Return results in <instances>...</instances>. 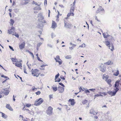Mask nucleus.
Instances as JSON below:
<instances>
[{"label": "nucleus", "instance_id": "obj_18", "mask_svg": "<svg viewBox=\"0 0 121 121\" xmlns=\"http://www.w3.org/2000/svg\"><path fill=\"white\" fill-rule=\"evenodd\" d=\"M108 75H106L105 74H104L103 77V78L104 79H105V81H106L108 78Z\"/></svg>", "mask_w": 121, "mask_h": 121}, {"label": "nucleus", "instance_id": "obj_13", "mask_svg": "<svg viewBox=\"0 0 121 121\" xmlns=\"http://www.w3.org/2000/svg\"><path fill=\"white\" fill-rule=\"evenodd\" d=\"M6 107L10 111H13V109L10 106V104H7L6 105Z\"/></svg>", "mask_w": 121, "mask_h": 121}, {"label": "nucleus", "instance_id": "obj_16", "mask_svg": "<svg viewBox=\"0 0 121 121\" xmlns=\"http://www.w3.org/2000/svg\"><path fill=\"white\" fill-rule=\"evenodd\" d=\"M104 64L106 65H109L113 64V62L109 60L108 62L104 63Z\"/></svg>", "mask_w": 121, "mask_h": 121}, {"label": "nucleus", "instance_id": "obj_20", "mask_svg": "<svg viewBox=\"0 0 121 121\" xmlns=\"http://www.w3.org/2000/svg\"><path fill=\"white\" fill-rule=\"evenodd\" d=\"M38 17H40L41 18V20H43V17L41 13H39Z\"/></svg>", "mask_w": 121, "mask_h": 121}, {"label": "nucleus", "instance_id": "obj_40", "mask_svg": "<svg viewBox=\"0 0 121 121\" xmlns=\"http://www.w3.org/2000/svg\"><path fill=\"white\" fill-rule=\"evenodd\" d=\"M79 89H80H80L82 91H84V90L85 89V88H82L81 87H80L79 88Z\"/></svg>", "mask_w": 121, "mask_h": 121}, {"label": "nucleus", "instance_id": "obj_32", "mask_svg": "<svg viewBox=\"0 0 121 121\" xmlns=\"http://www.w3.org/2000/svg\"><path fill=\"white\" fill-rule=\"evenodd\" d=\"M110 42L109 41H106V44L107 46H109L110 45Z\"/></svg>", "mask_w": 121, "mask_h": 121}, {"label": "nucleus", "instance_id": "obj_7", "mask_svg": "<svg viewBox=\"0 0 121 121\" xmlns=\"http://www.w3.org/2000/svg\"><path fill=\"white\" fill-rule=\"evenodd\" d=\"M25 43L24 42L22 43L19 45V48L20 49H22L23 48L25 47Z\"/></svg>", "mask_w": 121, "mask_h": 121}, {"label": "nucleus", "instance_id": "obj_46", "mask_svg": "<svg viewBox=\"0 0 121 121\" xmlns=\"http://www.w3.org/2000/svg\"><path fill=\"white\" fill-rule=\"evenodd\" d=\"M108 39L109 40H112L113 39V38L112 37V36H109L108 37Z\"/></svg>", "mask_w": 121, "mask_h": 121}, {"label": "nucleus", "instance_id": "obj_51", "mask_svg": "<svg viewBox=\"0 0 121 121\" xmlns=\"http://www.w3.org/2000/svg\"><path fill=\"white\" fill-rule=\"evenodd\" d=\"M59 84L60 85H61L62 87H64L65 86L63 84L61 83H59Z\"/></svg>", "mask_w": 121, "mask_h": 121}, {"label": "nucleus", "instance_id": "obj_41", "mask_svg": "<svg viewBox=\"0 0 121 121\" xmlns=\"http://www.w3.org/2000/svg\"><path fill=\"white\" fill-rule=\"evenodd\" d=\"M26 106L27 107H29L31 106L30 104H26Z\"/></svg>", "mask_w": 121, "mask_h": 121}, {"label": "nucleus", "instance_id": "obj_23", "mask_svg": "<svg viewBox=\"0 0 121 121\" xmlns=\"http://www.w3.org/2000/svg\"><path fill=\"white\" fill-rule=\"evenodd\" d=\"M10 24L12 26H13V24H14V20L12 19H11L10 20Z\"/></svg>", "mask_w": 121, "mask_h": 121}, {"label": "nucleus", "instance_id": "obj_1", "mask_svg": "<svg viewBox=\"0 0 121 121\" xmlns=\"http://www.w3.org/2000/svg\"><path fill=\"white\" fill-rule=\"evenodd\" d=\"M39 70L37 69L34 70L32 69L31 70L32 74L33 76H36L37 77L39 76L40 74V73L38 74V73L37 72Z\"/></svg>", "mask_w": 121, "mask_h": 121}, {"label": "nucleus", "instance_id": "obj_58", "mask_svg": "<svg viewBox=\"0 0 121 121\" xmlns=\"http://www.w3.org/2000/svg\"><path fill=\"white\" fill-rule=\"evenodd\" d=\"M11 30H13V31H14V30L15 29V28L13 26H12L11 28Z\"/></svg>", "mask_w": 121, "mask_h": 121}, {"label": "nucleus", "instance_id": "obj_55", "mask_svg": "<svg viewBox=\"0 0 121 121\" xmlns=\"http://www.w3.org/2000/svg\"><path fill=\"white\" fill-rule=\"evenodd\" d=\"M47 45L50 48H52V45L50 44H48Z\"/></svg>", "mask_w": 121, "mask_h": 121}, {"label": "nucleus", "instance_id": "obj_17", "mask_svg": "<svg viewBox=\"0 0 121 121\" xmlns=\"http://www.w3.org/2000/svg\"><path fill=\"white\" fill-rule=\"evenodd\" d=\"M56 24L55 22L53 21L52 24V28H54L55 27V26L56 25Z\"/></svg>", "mask_w": 121, "mask_h": 121}, {"label": "nucleus", "instance_id": "obj_10", "mask_svg": "<svg viewBox=\"0 0 121 121\" xmlns=\"http://www.w3.org/2000/svg\"><path fill=\"white\" fill-rule=\"evenodd\" d=\"M108 93L109 95H111V96L115 95L116 93L114 91H109L108 92Z\"/></svg>", "mask_w": 121, "mask_h": 121}, {"label": "nucleus", "instance_id": "obj_30", "mask_svg": "<svg viewBox=\"0 0 121 121\" xmlns=\"http://www.w3.org/2000/svg\"><path fill=\"white\" fill-rule=\"evenodd\" d=\"M116 89H114V91L116 93L119 90V89L118 88V87H115Z\"/></svg>", "mask_w": 121, "mask_h": 121}, {"label": "nucleus", "instance_id": "obj_34", "mask_svg": "<svg viewBox=\"0 0 121 121\" xmlns=\"http://www.w3.org/2000/svg\"><path fill=\"white\" fill-rule=\"evenodd\" d=\"M85 43H83L82 44V45L79 46V47H85Z\"/></svg>", "mask_w": 121, "mask_h": 121}, {"label": "nucleus", "instance_id": "obj_59", "mask_svg": "<svg viewBox=\"0 0 121 121\" xmlns=\"http://www.w3.org/2000/svg\"><path fill=\"white\" fill-rule=\"evenodd\" d=\"M103 37H104V38H107V36H106L105 35V34L104 33H103Z\"/></svg>", "mask_w": 121, "mask_h": 121}, {"label": "nucleus", "instance_id": "obj_52", "mask_svg": "<svg viewBox=\"0 0 121 121\" xmlns=\"http://www.w3.org/2000/svg\"><path fill=\"white\" fill-rule=\"evenodd\" d=\"M26 68L24 67V73H25L27 74V72H26Z\"/></svg>", "mask_w": 121, "mask_h": 121}, {"label": "nucleus", "instance_id": "obj_38", "mask_svg": "<svg viewBox=\"0 0 121 121\" xmlns=\"http://www.w3.org/2000/svg\"><path fill=\"white\" fill-rule=\"evenodd\" d=\"M13 35H14L17 38H18L19 37V35L18 34H16V33H15V34L14 35V34H13Z\"/></svg>", "mask_w": 121, "mask_h": 121}, {"label": "nucleus", "instance_id": "obj_8", "mask_svg": "<svg viewBox=\"0 0 121 121\" xmlns=\"http://www.w3.org/2000/svg\"><path fill=\"white\" fill-rule=\"evenodd\" d=\"M108 47L109 49H110L111 51H113L114 49L113 45L112 43H110V44Z\"/></svg>", "mask_w": 121, "mask_h": 121}, {"label": "nucleus", "instance_id": "obj_50", "mask_svg": "<svg viewBox=\"0 0 121 121\" xmlns=\"http://www.w3.org/2000/svg\"><path fill=\"white\" fill-rule=\"evenodd\" d=\"M60 78L64 80L65 79V78L62 75H61L60 76Z\"/></svg>", "mask_w": 121, "mask_h": 121}, {"label": "nucleus", "instance_id": "obj_5", "mask_svg": "<svg viewBox=\"0 0 121 121\" xmlns=\"http://www.w3.org/2000/svg\"><path fill=\"white\" fill-rule=\"evenodd\" d=\"M58 89L59 93H62L64 91V88L61 86L58 87Z\"/></svg>", "mask_w": 121, "mask_h": 121}, {"label": "nucleus", "instance_id": "obj_57", "mask_svg": "<svg viewBox=\"0 0 121 121\" xmlns=\"http://www.w3.org/2000/svg\"><path fill=\"white\" fill-rule=\"evenodd\" d=\"M9 87H10V86H9L8 87H7V88H6L4 89L3 90H4V91L6 90H8Z\"/></svg>", "mask_w": 121, "mask_h": 121}, {"label": "nucleus", "instance_id": "obj_37", "mask_svg": "<svg viewBox=\"0 0 121 121\" xmlns=\"http://www.w3.org/2000/svg\"><path fill=\"white\" fill-rule=\"evenodd\" d=\"M65 58L66 59H70L71 58V57L70 56H67L65 57Z\"/></svg>", "mask_w": 121, "mask_h": 121}, {"label": "nucleus", "instance_id": "obj_2", "mask_svg": "<svg viewBox=\"0 0 121 121\" xmlns=\"http://www.w3.org/2000/svg\"><path fill=\"white\" fill-rule=\"evenodd\" d=\"M36 103H35L34 105L36 106H38L41 104L43 102V100H42V99L41 98H40L36 100L35 101Z\"/></svg>", "mask_w": 121, "mask_h": 121}, {"label": "nucleus", "instance_id": "obj_62", "mask_svg": "<svg viewBox=\"0 0 121 121\" xmlns=\"http://www.w3.org/2000/svg\"><path fill=\"white\" fill-rule=\"evenodd\" d=\"M30 54L32 56V57L34 58V56L33 53H32L31 52H30Z\"/></svg>", "mask_w": 121, "mask_h": 121}, {"label": "nucleus", "instance_id": "obj_15", "mask_svg": "<svg viewBox=\"0 0 121 121\" xmlns=\"http://www.w3.org/2000/svg\"><path fill=\"white\" fill-rule=\"evenodd\" d=\"M4 91H5L4 92H3L2 93H4L5 95H7L9 94V90H6Z\"/></svg>", "mask_w": 121, "mask_h": 121}, {"label": "nucleus", "instance_id": "obj_26", "mask_svg": "<svg viewBox=\"0 0 121 121\" xmlns=\"http://www.w3.org/2000/svg\"><path fill=\"white\" fill-rule=\"evenodd\" d=\"M96 89L97 90H99L100 91H101L102 89V88L99 86H97L96 87Z\"/></svg>", "mask_w": 121, "mask_h": 121}, {"label": "nucleus", "instance_id": "obj_56", "mask_svg": "<svg viewBox=\"0 0 121 121\" xmlns=\"http://www.w3.org/2000/svg\"><path fill=\"white\" fill-rule=\"evenodd\" d=\"M85 93H89L90 92V91H89V90H86L85 91Z\"/></svg>", "mask_w": 121, "mask_h": 121}, {"label": "nucleus", "instance_id": "obj_31", "mask_svg": "<svg viewBox=\"0 0 121 121\" xmlns=\"http://www.w3.org/2000/svg\"><path fill=\"white\" fill-rule=\"evenodd\" d=\"M87 102V101L85 99L82 102V103L83 104H85Z\"/></svg>", "mask_w": 121, "mask_h": 121}, {"label": "nucleus", "instance_id": "obj_6", "mask_svg": "<svg viewBox=\"0 0 121 121\" xmlns=\"http://www.w3.org/2000/svg\"><path fill=\"white\" fill-rule=\"evenodd\" d=\"M120 80H121V78L120 79V80L119 79L114 84V87H118L119 86V83L120 81Z\"/></svg>", "mask_w": 121, "mask_h": 121}, {"label": "nucleus", "instance_id": "obj_61", "mask_svg": "<svg viewBox=\"0 0 121 121\" xmlns=\"http://www.w3.org/2000/svg\"><path fill=\"white\" fill-rule=\"evenodd\" d=\"M71 14H72L71 13H69L67 15V16L68 17H69L71 15Z\"/></svg>", "mask_w": 121, "mask_h": 121}, {"label": "nucleus", "instance_id": "obj_12", "mask_svg": "<svg viewBox=\"0 0 121 121\" xmlns=\"http://www.w3.org/2000/svg\"><path fill=\"white\" fill-rule=\"evenodd\" d=\"M18 62V63H15V66L18 67H22V64L20 62Z\"/></svg>", "mask_w": 121, "mask_h": 121}, {"label": "nucleus", "instance_id": "obj_4", "mask_svg": "<svg viewBox=\"0 0 121 121\" xmlns=\"http://www.w3.org/2000/svg\"><path fill=\"white\" fill-rule=\"evenodd\" d=\"M53 108L51 106H49L47 111V113L48 115L52 114V113Z\"/></svg>", "mask_w": 121, "mask_h": 121}, {"label": "nucleus", "instance_id": "obj_45", "mask_svg": "<svg viewBox=\"0 0 121 121\" xmlns=\"http://www.w3.org/2000/svg\"><path fill=\"white\" fill-rule=\"evenodd\" d=\"M95 90V89H89V90L93 92H94Z\"/></svg>", "mask_w": 121, "mask_h": 121}, {"label": "nucleus", "instance_id": "obj_48", "mask_svg": "<svg viewBox=\"0 0 121 121\" xmlns=\"http://www.w3.org/2000/svg\"><path fill=\"white\" fill-rule=\"evenodd\" d=\"M74 10L73 9H71L70 10V13H72L73 14V12L74 11Z\"/></svg>", "mask_w": 121, "mask_h": 121}, {"label": "nucleus", "instance_id": "obj_63", "mask_svg": "<svg viewBox=\"0 0 121 121\" xmlns=\"http://www.w3.org/2000/svg\"><path fill=\"white\" fill-rule=\"evenodd\" d=\"M32 87L33 88L32 89V90L33 91H34L35 90V89H37V88H34L35 87V86H33Z\"/></svg>", "mask_w": 121, "mask_h": 121}, {"label": "nucleus", "instance_id": "obj_64", "mask_svg": "<svg viewBox=\"0 0 121 121\" xmlns=\"http://www.w3.org/2000/svg\"><path fill=\"white\" fill-rule=\"evenodd\" d=\"M75 7V6L73 5V6L71 8V9H73L74 10Z\"/></svg>", "mask_w": 121, "mask_h": 121}, {"label": "nucleus", "instance_id": "obj_9", "mask_svg": "<svg viewBox=\"0 0 121 121\" xmlns=\"http://www.w3.org/2000/svg\"><path fill=\"white\" fill-rule=\"evenodd\" d=\"M90 113L95 115L97 114V113L95 111L93 108H91L90 110Z\"/></svg>", "mask_w": 121, "mask_h": 121}, {"label": "nucleus", "instance_id": "obj_44", "mask_svg": "<svg viewBox=\"0 0 121 121\" xmlns=\"http://www.w3.org/2000/svg\"><path fill=\"white\" fill-rule=\"evenodd\" d=\"M37 95H39L41 94V92L39 91H38L35 93Z\"/></svg>", "mask_w": 121, "mask_h": 121}, {"label": "nucleus", "instance_id": "obj_60", "mask_svg": "<svg viewBox=\"0 0 121 121\" xmlns=\"http://www.w3.org/2000/svg\"><path fill=\"white\" fill-rule=\"evenodd\" d=\"M56 59L57 58L59 60H61L60 59V56H58V55L57 56H56Z\"/></svg>", "mask_w": 121, "mask_h": 121}, {"label": "nucleus", "instance_id": "obj_21", "mask_svg": "<svg viewBox=\"0 0 121 121\" xmlns=\"http://www.w3.org/2000/svg\"><path fill=\"white\" fill-rule=\"evenodd\" d=\"M34 10H39L41 9L40 7L39 6H36L35 7L34 9Z\"/></svg>", "mask_w": 121, "mask_h": 121}, {"label": "nucleus", "instance_id": "obj_53", "mask_svg": "<svg viewBox=\"0 0 121 121\" xmlns=\"http://www.w3.org/2000/svg\"><path fill=\"white\" fill-rule=\"evenodd\" d=\"M70 45H72L73 46H76V45L73 44L71 42L70 43Z\"/></svg>", "mask_w": 121, "mask_h": 121}, {"label": "nucleus", "instance_id": "obj_36", "mask_svg": "<svg viewBox=\"0 0 121 121\" xmlns=\"http://www.w3.org/2000/svg\"><path fill=\"white\" fill-rule=\"evenodd\" d=\"M106 81L107 82L108 84H109L111 83V79H107V80Z\"/></svg>", "mask_w": 121, "mask_h": 121}, {"label": "nucleus", "instance_id": "obj_39", "mask_svg": "<svg viewBox=\"0 0 121 121\" xmlns=\"http://www.w3.org/2000/svg\"><path fill=\"white\" fill-rule=\"evenodd\" d=\"M56 36L53 33H52L51 35V37L52 38H53L54 37Z\"/></svg>", "mask_w": 121, "mask_h": 121}, {"label": "nucleus", "instance_id": "obj_29", "mask_svg": "<svg viewBox=\"0 0 121 121\" xmlns=\"http://www.w3.org/2000/svg\"><path fill=\"white\" fill-rule=\"evenodd\" d=\"M12 61L13 62H16V58H11Z\"/></svg>", "mask_w": 121, "mask_h": 121}, {"label": "nucleus", "instance_id": "obj_3", "mask_svg": "<svg viewBox=\"0 0 121 121\" xmlns=\"http://www.w3.org/2000/svg\"><path fill=\"white\" fill-rule=\"evenodd\" d=\"M99 69L102 72H104L105 71L106 67L103 64H102L100 65Z\"/></svg>", "mask_w": 121, "mask_h": 121}, {"label": "nucleus", "instance_id": "obj_19", "mask_svg": "<svg viewBox=\"0 0 121 121\" xmlns=\"http://www.w3.org/2000/svg\"><path fill=\"white\" fill-rule=\"evenodd\" d=\"M43 26V24L41 23H39L37 25L38 27L40 28V29H41Z\"/></svg>", "mask_w": 121, "mask_h": 121}, {"label": "nucleus", "instance_id": "obj_11", "mask_svg": "<svg viewBox=\"0 0 121 121\" xmlns=\"http://www.w3.org/2000/svg\"><path fill=\"white\" fill-rule=\"evenodd\" d=\"M72 25L71 24H66V23L65 22L64 26L67 28H70Z\"/></svg>", "mask_w": 121, "mask_h": 121}, {"label": "nucleus", "instance_id": "obj_28", "mask_svg": "<svg viewBox=\"0 0 121 121\" xmlns=\"http://www.w3.org/2000/svg\"><path fill=\"white\" fill-rule=\"evenodd\" d=\"M52 89L53 91H56L57 90L58 88L57 87H53Z\"/></svg>", "mask_w": 121, "mask_h": 121}, {"label": "nucleus", "instance_id": "obj_22", "mask_svg": "<svg viewBox=\"0 0 121 121\" xmlns=\"http://www.w3.org/2000/svg\"><path fill=\"white\" fill-rule=\"evenodd\" d=\"M2 114V116L4 118H5L7 117V116L3 112H1Z\"/></svg>", "mask_w": 121, "mask_h": 121}, {"label": "nucleus", "instance_id": "obj_25", "mask_svg": "<svg viewBox=\"0 0 121 121\" xmlns=\"http://www.w3.org/2000/svg\"><path fill=\"white\" fill-rule=\"evenodd\" d=\"M99 6V8H98V9H97V10L96 11V13H99L100 12V10H101V9H102V6Z\"/></svg>", "mask_w": 121, "mask_h": 121}, {"label": "nucleus", "instance_id": "obj_54", "mask_svg": "<svg viewBox=\"0 0 121 121\" xmlns=\"http://www.w3.org/2000/svg\"><path fill=\"white\" fill-rule=\"evenodd\" d=\"M61 80V79L59 78L57 80H55V82H60V81Z\"/></svg>", "mask_w": 121, "mask_h": 121}, {"label": "nucleus", "instance_id": "obj_27", "mask_svg": "<svg viewBox=\"0 0 121 121\" xmlns=\"http://www.w3.org/2000/svg\"><path fill=\"white\" fill-rule=\"evenodd\" d=\"M119 71L118 70H117V71L115 73H114L113 75H115L116 76H117L119 74Z\"/></svg>", "mask_w": 121, "mask_h": 121}, {"label": "nucleus", "instance_id": "obj_43", "mask_svg": "<svg viewBox=\"0 0 121 121\" xmlns=\"http://www.w3.org/2000/svg\"><path fill=\"white\" fill-rule=\"evenodd\" d=\"M33 4H35L36 5H38V6H39V5H38V3L35 2L34 1H33Z\"/></svg>", "mask_w": 121, "mask_h": 121}, {"label": "nucleus", "instance_id": "obj_14", "mask_svg": "<svg viewBox=\"0 0 121 121\" xmlns=\"http://www.w3.org/2000/svg\"><path fill=\"white\" fill-rule=\"evenodd\" d=\"M69 101L71 102V105L73 106L75 104V102L74 101V99H70L69 100Z\"/></svg>", "mask_w": 121, "mask_h": 121}, {"label": "nucleus", "instance_id": "obj_49", "mask_svg": "<svg viewBox=\"0 0 121 121\" xmlns=\"http://www.w3.org/2000/svg\"><path fill=\"white\" fill-rule=\"evenodd\" d=\"M99 97V95L98 94H97L96 95H95L94 96V99H95V98L97 97Z\"/></svg>", "mask_w": 121, "mask_h": 121}, {"label": "nucleus", "instance_id": "obj_24", "mask_svg": "<svg viewBox=\"0 0 121 121\" xmlns=\"http://www.w3.org/2000/svg\"><path fill=\"white\" fill-rule=\"evenodd\" d=\"M8 33L10 34H11L13 33L14 32V31H13V30H11V29L10 30H8Z\"/></svg>", "mask_w": 121, "mask_h": 121}, {"label": "nucleus", "instance_id": "obj_35", "mask_svg": "<svg viewBox=\"0 0 121 121\" xmlns=\"http://www.w3.org/2000/svg\"><path fill=\"white\" fill-rule=\"evenodd\" d=\"M29 0H25L24 3V4H28L29 2Z\"/></svg>", "mask_w": 121, "mask_h": 121}, {"label": "nucleus", "instance_id": "obj_33", "mask_svg": "<svg viewBox=\"0 0 121 121\" xmlns=\"http://www.w3.org/2000/svg\"><path fill=\"white\" fill-rule=\"evenodd\" d=\"M59 75H60V74L59 73H58L56 75H55V80H56L57 78H58L59 77Z\"/></svg>", "mask_w": 121, "mask_h": 121}, {"label": "nucleus", "instance_id": "obj_42", "mask_svg": "<svg viewBox=\"0 0 121 121\" xmlns=\"http://www.w3.org/2000/svg\"><path fill=\"white\" fill-rule=\"evenodd\" d=\"M9 48H10V49L12 50V51H14V49H13V47H12L10 46H9Z\"/></svg>", "mask_w": 121, "mask_h": 121}, {"label": "nucleus", "instance_id": "obj_47", "mask_svg": "<svg viewBox=\"0 0 121 121\" xmlns=\"http://www.w3.org/2000/svg\"><path fill=\"white\" fill-rule=\"evenodd\" d=\"M42 44V43H38L37 44V47H39Z\"/></svg>", "mask_w": 121, "mask_h": 121}]
</instances>
